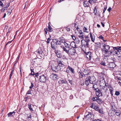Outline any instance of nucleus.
I'll list each match as a JSON object with an SVG mask.
<instances>
[{"instance_id": "2f4dec72", "label": "nucleus", "mask_w": 121, "mask_h": 121, "mask_svg": "<svg viewBox=\"0 0 121 121\" xmlns=\"http://www.w3.org/2000/svg\"><path fill=\"white\" fill-rule=\"evenodd\" d=\"M96 101L99 104H100L103 102L102 100L101 99L99 98H98Z\"/></svg>"}, {"instance_id": "412c9836", "label": "nucleus", "mask_w": 121, "mask_h": 121, "mask_svg": "<svg viewBox=\"0 0 121 121\" xmlns=\"http://www.w3.org/2000/svg\"><path fill=\"white\" fill-rule=\"evenodd\" d=\"M90 36L92 41L94 42L95 40V36L94 34H92L91 33H90Z\"/></svg>"}, {"instance_id": "680f3d73", "label": "nucleus", "mask_w": 121, "mask_h": 121, "mask_svg": "<svg viewBox=\"0 0 121 121\" xmlns=\"http://www.w3.org/2000/svg\"><path fill=\"white\" fill-rule=\"evenodd\" d=\"M34 69L33 68H30V70L32 73L34 72L33 71Z\"/></svg>"}, {"instance_id": "338daca9", "label": "nucleus", "mask_w": 121, "mask_h": 121, "mask_svg": "<svg viewBox=\"0 0 121 121\" xmlns=\"http://www.w3.org/2000/svg\"><path fill=\"white\" fill-rule=\"evenodd\" d=\"M3 5V3L2 2V1H0V6H2Z\"/></svg>"}, {"instance_id": "774afa93", "label": "nucleus", "mask_w": 121, "mask_h": 121, "mask_svg": "<svg viewBox=\"0 0 121 121\" xmlns=\"http://www.w3.org/2000/svg\"><path fill=\"white\" fill-rule=\"evenodd\" d=\"M60 47L63 49V50L65 48V47L64 46L62 45L60 46Z\"/></svg>"}, {"instance_id": "8fccbe9b", "label": "nucleus", "mask_w": 121, "mask_h": 121, "mask_svg": "<svg viewBox=\"0 0 121 121\" xmlns=\"http://www.w3.org/2000/svg\"><path fill=\"white\" fill-rule=\"evenodd\" d=\"M60 82H61L62 83H65L66 82L65 81H64V80H60L59 81Z\"/></svg>"}, {"instance_id": "9d476101", "label": "nucleus", "mask_w": 121, "mask_h": 121, "mask_svg": "<svg viewBox=\"0 0 121 121\" xmlns=\"http://www.w3.org/2000/svg\"><path fill=\"white\" fill-rule=\"evenodd\" d=\"M58 39L59 40V43L60 45H61L62 43H64L65 42V39L63 37L61 36Z\"/></svg>"}, {"instance_id": "864d4df0", "label": "nucleus", "mask_w": 121, "mask_h": 121, "mask_svg": "<svg viewBox=\"0 0 121 121\" xmlns=\"http://www.w3.org/2000/svg\"><path fill=\"white\" fill-rule=\"evenodd\" d=\"M83 76V75L82 74V73H80L79 74V77L80 78H81Z\"/></svg>"}, {"instance_id": "0e129e2a", "label": "nucleus", "mask_w": 121, "mask_h": 121, "mask_svg": "<svg viewBox=\"0 0 121 121\" xmlns=\"http://www.w3.org/2000/svg\"><path fill=\"white\" fill-rule=\"evenodd\" d=\"M117 78L118 80L121 81V77H119L118 76H117Z\"/></svg>"}, {"instance_id": "9b49d317", "label": "nucleus", "mask_w": 121, "mask_h": 121, "mask_svg": "<svg viewBox=\"0 0 121 121\" xmlns=\"http://www.w3.org/2000/svg\"><path fill=\"white\" fill-rule=\"evenodd\" d=\"M69 70H70L71 72L73 73H75V71L74 69L71 67L70 66H69L67 68L66 72L68 73L69 72Z\"/></svg>"}, {"instance_id": "4be33fe9", "label": "nucleus", "mask_w": 121, "mask_h": 121, "mask_svg": "<svg viewBox=\"0 0 121 121\" xmlns=\"http://www.w3.org/2000/svg\"><path fill=\"white\" fill-rule=\"evenodd\" d=\"M89 72V71L88 70L85 69L83 72V74L85 76H86L87 75Z\"/></svg>"}, {"instance_id": "423d86ee", "label": "nucleus", "mask_w": 121, "mask_h": 121, "mask_svg": "<svg viewBox=\"0 0 121 121\" xmlns=\"http://www.w3.org/2000/svg\"><path fill=\"white\" fill-rule=\"evenodd\" d=\"M39 81L41 83H45L46 80L47 79V78L44 75L40 76L39 77Z\"/></svg>"}, {"instance_id": "37998d69", "label": "nucleus", "mask_w": 121, "mask_h": 121, "mask_svg": "<svg viewBox=\"0 0 121 121\" xmlns=\"http://www.w3.org/2000/svg\"><path fill=\"white\" fill-rule=\"evenodd\" d=\"M94 13L95 15H96L97 13L96 9V7H95L94 10Z\"/></svg>"}, {"instance_id": "f704fd0d", "label": "nucleus", "mask_w": 121, "mask_h": 121, "mask_svg": "<svg viewBox=\"0 0 121 121\" xmlns=\"http://www.w3.org/2000/svg\"><path fill=\"white\" fill-rule=\"evenodd\" d=\"M66 47H65L64 49L63 50L64 51H65L68 54L69 53V49H67Z\"/></svg>"}, {"instance_id": "7ed1b4c3", "label": "nucleus", "mask_w": 121, "mask_h": 121, "mask_svg": "<svg viewBox=\"0 0 121 121\" xmlns=\"http://www.w3.org/2000/svg\"><path fill=\"white\" fill-rule=\"evenodd\" d=\"M100 86L102 87L101 88V91L102 92H105L107 91V90H108L107 86L106 85V83L104 80L103 79L102 81H100Z\"/></svg>"}, {"instance_id": "ea45409f", "label": "nucleus", "mask_w": 121, "mask_h": 121, "mask_svg": "<svg viewBox=\"0 0 121 121\" xmlns=\"http://www.w3.org/2000/svg\"><path fill=\"white\" fill-rule=\"evenodd\" d=\"M97 111L99 112L101 114H103L102 110L101 109H100L99 108V110H98Z\"/></svg>"}, {"instance_id": "a19ab883", "label": "nucleus", "mask_w": 121, "mask_h": 121, "mask_svg": "<svg viewBox=\"0 0 121 121\" xmlns=\"http://www.w3.org/2000/svg\"><path fill=\"white\" fill-rule=\"evenodd\" d=\"M98 98V97H95L92 98V100L94 101H97V99Z\"/></svg>"}, {"instance_id": "58836bf2", "label": "nucleus", "mask_w": 121, "mask_h": 121, "mask_svg": "<svg viewBox=\"0 0 121 121\" xmlns=\"http://www.w3.org/2000/svg\"><path fill=\"white\" fill-rule=\"evenodd\" d=\"M50 37L48 38L46 41L47 44H49V42L51 40L50 38L51 37V35H50Z\"/></svg>"}, {"instance_id": "0eeeda50", "label": "nucleus", "mask_w": 121, "mask_h": 121, "mask_svg": "<svg viewBox=\"0 0 121 121\" xmlns=\"http://www.w3.org/2000/svg\"><path fill=\"white\" fill-rule=\"evenodd\" d=\"M89 113L85 117V118L87 120L93 119L94 116V115L90 112H88Z\"/></svg>"}, {"instance_id": "5fc2aeb1", "label": "nucleus", "mask_w": 121, "mask_h": 121, "mask_svg": "<svg viewBox=\"0 0 121 121\" xmlns=\"http://www.w3.org/2000/svg\"><path fill=\"white\" fill-rule=\"evenodd\" d=\"M88 2H89L90 4H92L93 3L92 1V0H89Z\"/></svg>"}, {"instance_id": "603ef678", "label": "nucleus", "mask_w": 121, "mask_h": 121, "mask_svg": "<svg viewBox=\"0 0 121 121\" xmlns=\"http://www.w3.org/2000/svg\"><path fill=\"white\" fill-rule=\"evenodd\" d=\"M83 29L84 32H87L86 31V30H87V29L86 27H84V28H83Z\"/></svg>"}, {"instance_id": "7c9ffc66", "label": "nucleus", "mask_w": 121, "mask_h": 121, "mask_svg": "<svg viewBox=\"0 0 121 121\" xmlns=\"http://www.w3.org/2000/svg\"><path fill=\"white\" fill-rule=\"evenodd\" d=\"M12 9H11L10 8H9L8 10V11L7 12V14L9 15H10L11 13Z\"/></svg>"}, {"instance_id": "bf43d9fd", "label": "nucleus", "mask_w": 121, "mask_h": 121, "mask_svg": "<svg viewBox=\"0 0 121 121\" xmlns=\"http://www.w3.org/2000/svg\"><path fill=\"white\" fill-rule=\"evenodd\" d=\"M92 1L93 3H95L97 2V0H92Z\"/></svg>"}, {"instance_id": "f8f14e48", "label": "nucleus", "mask_w": 121, "mask_h": 121, "mask_svg": "<svg viewBox=\"0 0 121 121\" xmlns=\"http://www.w3.org/2000/svg\"><path fill=\"white\" fill-rule=\"evenodd\" d=\"M50 77L52 79L56 80L58 78V77L56 74L52 73L50 75Z\"/></svg>"}, {"instance_id": "f3484780", "label": "nucleus", "mask_w": 121, "mask_h": 121, "mask_svg": "<svg viewBox=\"0 0 121 121\" xmlns=\"http://www.w3.org/2000/svg\"><path fill=\"white\" fill-rule=\"evenodd\" d=\"M55 52L56 54L57 57L58 58H59L61 57L62 55L60 51L55 50Z\"/></svg>"}, {"instance_id": "c03bdc74", "label": "nucleus", "mask_w": 121, "mask_h": 121, "mask_svg": "<svg viewBox=\"0 0 121 121\" xmlns=\"http://www.w3.org/2000/svg\"><path fill=\"white\" fill-rule=\"evenodd\" d=\"M115 94L117 96H118L119 95L120 93L118 91H116L115 92Z\"/></svg>"}, {"instance_id": "e433bc0d", "label": "nucleus", "mask_w": 121, "mask_h": 121, "mask_svg": "<svg viewBox=\"0 0 121 121\" xmlns=\"http://www.w3.org/2000/svg\"><path fill=\"white\" fill-rule=\"evenodd\" d=\"M28 107L29 108L30 110L33 111L32 108V107L31 106V105L30 104H28Z\"/></svg>"}, {"instance_id": "79ce46f5", "label": "nucleus", "mask_w": 121, "mask_h": 121, "mask_svg": "<svg viewBox=\"0 0 121 121\" xmlns=\"http://www.w3.org/2000/svg\"><path fill=\"white\" fill-rule=\"evenodd\" d=\"M99 108L98 106H96L94 109L95 110L97 111L98 110H99Z\"/></svg>"}, {"instance_id": "c756f323", "label": "nucleus", "mask_w": 121, "mask_h": 121, "mask_svg": "<svg viewBox=\"0 0 121 121\" xmlns=\"http://www.w3.org/2000/svg\"><path fill=\"white\" fill-rule=\"evenodd\" d=\"M89 80L88 78H86L85 81V84L86 86H88L90 82H89Z\"/></svg>"}, {"instance_id": "39448f33", "label": "nucleus", "mask_w": 121, "mask_h": 121, "mask_svg": "<svg viewBox=\"0 0 121 121\" xmlns=\"http://www.w3.org/2000/svg\"><path fill=\"white\" fill-rule=\"evenodd\" d=\"M89 80V82L92 84H97V81L95 79V78L94 76H89L88 78Z\"/></svg>"}, {"instance_id": "473e14b6", "label": "nucleus", "mask_w": 121, "mask_h": 121, "mask_svg": "<svg viewBox=\"0 0 121 121\" xmlns=\"http://www.w3.org/2000/svg\"><path fill=\"white\" fill-rule=\"evenodd\" d=\"M96 106V104L94 103H93L91 104L90 106V107L94 109Z\"/></svg>"}, {"instance_id": "1a4fd4ad", "label": "nucleus", "mask_w": 121, "mask_h": 121, "mask_svg": "<svg viewBox=\"0 0 121 121\" xmlns=\"http://www.w3.org/2000/svg\"><path fill=\"white\" fill-rule=\"evenodd\" d=\"M76 53V51L73 48H70L69 49V53L68 54L72 55H75Z\"/></svg>"}, {"instance_id": "2eb2a0df", "label": "nucleus", "mask_w": 121, "mask_h": 121, "mask_svg": "<svg viewBox=\"0 0 121 121\" xmlns=\"http://www.w3.org/2000/svg\"><path fill=\"white\" fill-rule=\"evenodd\" d=\"M65 47L66 48L69 49L71 48L70 47V42L69 41H67L65 42H65L64 43Z\"/></svg>"}, {"instance_id": "dca6fc26", "label": "nucleus", "mask_w": 121, "mask_h": 121, "mask_svg": "<svg viewBox=\"0 0 121 121\" xmlns=\"http://www.w3.org/2000/svg\"><path fill=\"white\" fill-rule=\"evenodd\" d=\"M53 69L52 68V70L53 71L56 72H57L58 70L60 69V68L58 65L54 66V68H53Z\"/></svg>"}, {"instance_id": "b1692460", "label": "nucleus", "mask_w": 121, "mask_h": 121, "mask_svg": "<svg viewBox=\"0 0 121 121\" xmlns=\"http://www.w3.org/2000/svg\"><path fill=\"white\" fill-rule=\"evenodd\" d=\"M91 52H87L86 54V56L87 58H89L90 60L91 59Z\"/></svg>"}, {"instance_id": "13d9d810", "label": "nucleus", "mask_w": 121, "mask_h": 121, "mask_svg": "<svg viewBox=\"0 0 121 121\" xmlns=\"http://www.w3.org/2000/svg\"><path fill=\"white\" fill-rule=\"evenodd\" d=\"M44 30L45 32V34H46L47 33V32L48 31V30L47 28H46V29H44Z\"/></svg>"}, {"instance_id": "a878e982", "label": "nucleus", "mask_w": 121, "mask_h": 121, "mask_svg": "<svg viewBox=\"0 0 121 121\" xmlns=\"http://www.w3.org/2000/svg\"><path fill=\"white\" fill-rule=\"evenodd\" d=\"M83 5L85 7H88L89 6V4L88 2L87 1H84L83 2Z\"/></svg>"}, {"instance_id": "09e8293b", "label": "nucleus", "mask_w": 121, "mask_h": 121, "mask_svg": "<svg viewBox=\"0 0 121 121\" xmlns=\"http://www.w3.org/2000/svg\"><path fill=\"white\" fill-rule=\"evenodd\" d=\"M71 37L73 40H75L76 39V37L74 35H71Z\"/></svg>"}, {"instance_id": "4d7b16f0", "label": "nucleus", "mask_w": 121, "mask_h": 121, "mask_svg": "<svg viewBox=\"0 0 121 121\" xmlns=\"http://www.w3.org/2000/svg\"><path fill=\"white\" fill-rule=\"evenodd\" d=\"M98 38L99 39H103L104 38V37L102 35H100L99 36Z\"/></svg>"}, {"instance_id": "3c124183", "label": "nucleus", "mask_w": 121, "mask_h": 121, "mask_svg": "<svg viewBox=\"0 0 121 121\" xmlns=\"http://www.w3.org/2000/svg\"><path fill=\"white\" fill-rule=\"evenodd\" d=\"M56 45H60L59 43V40L58 39H56Z\"/></svg>"}, {"instance_id": "de8ad7c7", "label": "nucleus", "mask_w": 121, "mask_h": 121, "mask_svg": "<svg viewBox=\"0 0 121 121\" xmlns=\"http://www.w3.org/2000/svg\"><path fill=\"white\" fill-rule=\"evenodd\" d=\"M107 9V6L106 5L104 8V9L103 10V14L104 13L105 11Z\"/></svg>"}, {"instance_id": "a211bd4d", "label": "nucleus", "mask_w": 121, "mask_h": 121, "mask_svg": "<svg viewBox=\"0 0 121 121\" xmlns=\"http://www.w3.org/2000/svg\"><path fill=\"white\" fill-rule=\"evenodd\" d=\"M113 50H116L118 52H121V46H118L117 47H113Z\"/></svg>"}, {"instance_id": "6e6d98bb", "label": "nucleus", "mask_w": 121, "mask_h": 121, "mask_svg": "<svg viewBox=\"0 0 121 121\" xmlns=\"http://www.w3.org/2000/svg\"><path fill=\"white\" fill-rule=\"evenodd\" d=\"M31 86H30L29 87L30 88V89H32L34 86V85L32 83H31Z\"/></svg>"}, {"instance_id": "aec40b11", "label": "nucleus", "mask_w": 121, "mask_h": 121, "mask_svg": "<svg viewBox=\"0 0 121 121\" xmlns=\"http://www.w3.org/2000/svg\"><path fill=\"white\" fill-rule=\"evenodd\" d=\"M70 47L71 48H77L76 45V43L74 41L70 42Z\"/></svg>"}, {"instance_id": "20e7f679", "label": "nucleus", "mask_w": 121, "mask_h": 121, "mask_svg": "<svg viewBox=\"0 0 121 121\" xmlns=\"http://www.w3.org/2000/svg\"><path fill=\"white\" fill-rule=\"evenodd\" d=\"M35 53L37 56H40V58H43L44 55L43 52L40 48H39L37 51H35Z\"/></svg>"}, {"instance_id": "ddd939ff", "label": "nucleus", "mask_w": 121, "mask_h": 121, "mask_svg": "<svg viewBox=\"0 0 121 121\" xmlns=\"http://www.w3.org/2000/svg\"><path fill=\"white\" fill-rule=\"evenodd\" d=\"M57 62L59 67L60 66L62 67H64L65 68V66L63 62L61 61L60 60H58Z\"/></svg>"}, {"instance_id": "6ab92c4d", "label": "nucleus", "mask_w": 121, "mask_h": 121, "mask_svg": "<svg viewBox=\"0 0 121 121\" xmlns=\"http://www.w3.org/2000/svg\"><path fill=\"white\" fill-rule=\"evenodd\" d=\"M117 51L114 50L110 51L109 54V56H110L112 54H113L114 55H117L118 54Z\"/></svg>"}, {"instance_id": "69168bd1", "label": "nucleus", "mask_w": 121, "mask_h": 121, "mask_svg": "<svg viewBox=\"0 0 121 121\" xmlns=\"http://www.w3.org/2000/svg\"><path fill=\"white\" fill-rule=\"evenodd\" d=\"M34 75H35V76L36 77L39 75V73L38 72L36 73H35L34 74Z\"/></svg>"}, {"instance_id": "4c0bfd02", "label": "nucleus", "mask_w": 121, "mask_h": 121, "mask_svg": "<svg viewBox=\"0 0 121 121\" xmlns=\"http://www.w3.org/2000/svg\"><path fill=\"white\" fill-rule=\"evenodd\" d=\"M51 46L52 49L54 50L55 49V47L54 44H52V42L51 43Z\"/></svg>"}, {"instance_id": "c9c22d12", "label": "nucleus", "mask_w": 121, "mask_h": 121, "mask_svg": "<svg viewBox=\"0 0 121 121\" xmlns=\"http://www.w3.org/2000/svg\"><path fill=\"white\" fill-rule=\"evenodd\" d=\"M115 114H116L118 116H119L121 114V113L119 111H116V112H115Z\"/></svg>"}, {"instance_id": "6e6552de", "label": "nucleus", "mask_w": 121, "mask_h": 121, "mask_svg": "<svg viewBox=\"0 0 121 121\" xmlns=\"http://www.w3.org/2000/svg\"><path fill=\"white\" fill-rule=\"evenodd\" d=\"M115 66V64L113 62L110 63L108 65V67L109 69L112 70Z\"/></svg>"}, {"instance_id": "5701e85b", "label": "nucleus", "mask_w": 121, "mask_h": 121, "mask_svg": "<svg viewBox=\"0 0 121 121\" xmlns=\"http://www.w3.org/2000/svg\"><path fill=\"white\" fill-rule=\"evenodd\" d=\"M49 23H50V22H49V23H48L49 25H48V28L49 29L48 31H49V35L50 36V32H53V29L52 28L51 26L50 25Z\"/></svg>"}, {"instance_id": "f03ea898", "label": "nucleus", "mask_w": 121, "mask_h": 121, "mask_svg": "<svg viewBox=\"0 0 121 121\" xmlns=\"http://www.w3.org/2000/svg\"><path fill=\"white\" fill-rule=\"evenodd\" d=\"M90 41L89 38L88 36L85 37V39H82L81 40V44L82 47L88 48L89 47L88 42Z\"/></svg>"}, {"instance_id": "bb28decb", "label": "nucleus", "mask_w": 121, "mask_h": 121, "mask_svg": "<svg viewBox=\"0 0 121 121\" xmlns=\"http://www.w3.org/2000/svg\"><path fill=\"white\" fill-rule=\"evenodd\" d=\"M15 110L13 112H10L8 113V117H11L13 116V115L15 114Z\"/></svg>"}, {"instance_id": "052dcab7", "label": "nucleus", "mask_w": 121, "mask_h": 121, "mask_svg": "<svg viewBox=\"0 0 121 121\" xmlns=\"http://www.w3.org/2000/svg\"><path fill=\"white\" fill-rule=\"evenodd\" d=\"M31 91L29 90L26 93V94H31Z\"/></svg>"}, {"instance_id": "a18cd8bd", "label": "nucleus", "mask_w": 121, "mask_h": 121, "mask_svg": "<svg viewBox=\"0 0 121 121\" xmlns=\"http://www.w3.org/2000/svg\"><path fill=\"white\" fill-rule=\"evenodd\" d=\"M56 39H52V41L56 45Z\"/></svg>"}, {"instance_id": "49530a36", "label": "nucleus", "mask_w": 121, "mask_h": 121, "mask_svg": "<svg viewBox=\"0 0 121 121\" xmlns=\"http://www.w3.org/2000/svg\"><path fill=\"white\" fill-rule=\"evenodd\" d=\"M100 64L102 65H103L104 66H105L106 65H105L106 63L105 62H104L103 61H102L101 62Z\"/></svg>"}, {"instance_id": "e2e57ef3", "label": "nucleus", "mask_w": 121, "mask_h": 121, "mask_svg": "<svg viewBox=\"0 0 121 121\" xmlns=\"http://www.w3.org/2000/svg\"><path fill=\"white\" fill-rule=\"evenodd\" d=\"M79 33L80 35H82L84 34L83 32L81 30H80L79 31Z\"/></svg>"}, {"instance_id": "72a5a7b5", "label": "nucleus", "mask_w": 121, "mask_h": 121, "mask_svg": "<svg viewBox=\"0 0 121 121\" xmlns=\"http://www.w3.org/2000/svg\"><path fill=\"white\" fill-rule=\"evenodd\" d=\"M109 91H110V94H111V95L112 96L113 95V93H112V91H113L112 88L111 86L109 87Z\"/></svg>"}, {"instance_id": "393cba45", "label": "nucleus", "mask_w": 121, "mask_h": 121, "mask_svg": "<svg viewBox=\"0 0 121 121\" xmlns=\"http://www.w3.org/2000/svg\"><path fill=\"white\" fill-rule=\"evenodd\" d=\"M108 114L110 116L113 117L115 115V112L113 111H112L108 113Z\"/></svg>"}, {"instance_id": "4468645a", "label": "nucleus", "mask_w": 121, "mask_h": 121, "mask_svg": "<svg viewBox=\"0 0 121 121\" xmlns=\"http://www.w3.org/2000/svg\"><path fill=\"white\" fill-rule=\"evenodd\" d=\"M102 92L101 91V90H100L99 89L96 91V94L98 97L102 96Z\"/></svg>"}, {"instance_id": "c85d7f7f", "label": "nucleus", "mask_w": 121, "mask_h": 121, "mask_svg": "<svg viewBox=\"0 0 121 121\" xmlns=\"http://www.w3.org/2000/svg\"><path fill=\"white\" fill-rule=\"evenodd\" d=\"M84 34L82 35H78V37L81 39H84V38H85V37L87 36L84 35Z\"/></svg>"}, {"instance_id": "cd10ccee", "label": "nucleus", "mask_w": 121, "mask_h": 121, "mask_svg": "<svg viewBox=\"0 0 121 121\" xmlns=\"http://www.w3.org/2000/svg\"><path fill=\"white\" fill-rule=\"evenodd\" d=\"M97 84H93V85L92 86V89L93 90L96 91L97 90L99 89L97 88Z\"/></svg>"}, {"instance_id": "f257e3e1", "label": "nucleus", "mask_w": 121, "mask_h": 121, "mask_svg": "<svg viewBox=\"0 0 121 121\" xmlns=\"http://www.w3.org/2000/svg\"><path fill=\"white\" fill-rule=\"evenodd\" d=\"M102 47L101 49L102 52H104L106 56H109V54L110 51V47L109 45H107L105 44H104Z\"/></svg>"}]
</instances>
